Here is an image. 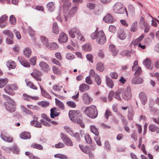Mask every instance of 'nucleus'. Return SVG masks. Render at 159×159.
Wrapping results in <instances>:
<instances>
[{"mask_svg":"<svg viewBox=\"0 0 159 159\" xmlns=\"http://www.w3.org/2000/svg\"><path fill=\"white\" fill-rule=\"evenodd\" d=\"M69 0H61V2L63 3L62 5L63 10L66 11L70 7L71 4L68 2Z\"/></svg>","mask_w":159,"mask_h":159,"instance_id":"obj_18","label":"nucleus"},{"mask_svg":"<svg viewBox=\"0 0 159 159\" xmlns=\"http://www.w3.org/2000/svg\"><path fill=\"white\" fill-rule=\"evenodd\" d=\"M53 71L54 73L57 75H60L61 73V71L58 68L55 66H53L52 67Z\"/></svg>","mask_w":159,"mask_h":159,"instance_id":"obj_62","label":"nucleus"},{"mask_svg":"<svg viewBox=\"0 0 159 159\" xmlns=\"http://www.w3.org/2000/svg\"><path fill=\"white\" fill-rule=\"evenodd\" d=\"M5 98L7 101L4 103L5 108L10 112L14 111L15 110V106L13 100L7 96H5Z\"/></svg>","mask_w":159,"mask_h":159,"instance_id":"obj_3","label":"nucleus"},{"mask_svg":"<svg viewBox=\"0 0 159 159\" xmlns=\"http://www.w3.org/2000/svg\"><path fill=\"white\" fill-rule=\"evenodd\" d=\"M67 35L63 32H61L60 34L58 41L60 43H66L68 40Z\"/></svg>","mask_w":159,"mask_h":159,"instance_id":"obj_9","label":"nucleus"},{"mask_svg":"<svg viewBox=\"0 0 159 159\" xmlns=\"http://www.w3.org/2000/svg\"><path fill=\"white\" fill-rule=\"evenodd\" d=\"M105 147L106 150L109 151L111 150L110 145L108 141H106L105 143Z\"/></svg>","mask_w":159,"mask_h":159,"instance_id":"obj_59","label":"nucleus"},{"mask_svg":"<svg viewBox=\"0 0 159 159\" xmlns=\"http://www.w3.org/2000/svg\"><path fill=\"white\" fill-rule=\"evenodd\" d=\"M80 31L79 29L76 27L71 28L69 30V34L71 37L75 38L78 34H79Z\"/></svg>","mask_w":159,"mask_h":159,"instance_id":"obj_8","label":"nucleus"},{"mask_svg":"<svg viewBox=\"0 0 159 159\" xmlns=\"http://www.w3.org/2000/svg\"><path fill=\"white\" fill-rule=\"evenodd\" d=\"M61 139L68 146H72L73 144L72 141L69 138L66 137L63 134L61 133Z\"/></svg>","mask_w":159,"mask_h":159,"instance_id":"obj_10","label":"nucleus"},{"mask_svg":"<svg viewBox=\"0 0 159 159\" xmlns=\"http://www.w3.org/2000/svg\"><path fill=\"white\" fill-rule=\"evenodd\" d=\"M90 127L91 131L96 136H98V135L99 132L97 128L94 125H90Z\"/></svg>","mask_w":159,"mask_h":159,"instance_id":"obj_37","label":"nucleus"},{"mask_svg":"<svg viewBox=\"0 0 159 159\" xmlns=\"http://www.w3.org/2000/svg\"><path fill=\"white\" fill-rule=\"evenodd\" d=\"M85 139L86 143L88 144H90L92 143L91 138L88 134H86L84 136Z\"/></svg>","mask_w":159,"mask_h":159,"instance_id":"obj_55","label":"nucleus"},{"mask_svg":"<svg viewBox=\"0 0 159 159\" xmlns=\"http://www.w3.org/2000/svg\"><path fill=\"white\" fill-rule=\"evenodd\" d=\"M1 137L2 139L6 142H11L12 141V138L11 137H8L2 133L1 134Z\"/></svg>","mask_w":159,"mask_h":159,"instance_id":"obj_30","label":"nucleus"},{"mask_svg":"<svg viewBox=\"0 0 159 159\" xmlns=\"http://www.w3.org/2000/svg\"><path fill=\"white\" fill-rule=\"evenodd\" d=\"M79 113L80 114V116H75L74 119H75L76 122L75 123H76L79 124L82 128H84L85 127V125L83 123V117L81 115V113L79 111Z\"/></svg>","mask_w":159,"mask_h":159,"instance_id":"obj_11","label":"nucleus"},{"mask_svg":"<svg viewBox=\"0 0 159 159\" xmlns=\"http://www.w3.org/2000/svg\"><path fill=\"white\" fill-rule=\"evenodd\" d=\"M139 26L141 28H143L145 26V21L143 18L141 17L139 22Z\"/></svg>","mask_w":159,"mask_h":159,"instance_id":"obj_52","label":"nucleus"},{"mask_svg":"<svg viewBox=\"0 0 159 159\" xmlns=\"http://www.w3.org/2000/svg\"><path fill=\"white\" fill-rule=\"evenodd\" d=\"M24 96V100L27 101H30V99L36 100L37 99V98L36 97H33L27 95L26 94H23Z\"/></svg>","mask_w":159,"mask_h":159,"instance_id":"obj_39","label":"nucleus"},{"mask_svg":"<svg viewBox=\"0 0 159 159\" xmlns=\"http://www.w3.org/2000/svg\"><path fill=\"white\" fill-rule=\"evenodd\" d=\"M143 80L141 78H134L132 79V84H142L143 82Z\"/></svg>","mask_w":159,"mask_h":159,"instance_id":"obj_28","label":"nucleus"},{"mask_svg":"<svg viewBox=\"0 0 159 159\" xmlns=\"http://www.w3.org/2000/svg\"><path fill=\"white\" fill-rule=\"evenodd\" d=\"M114 12L119 14H123L125 11L126 14L128 16V13L126 8H124L122 4L119 2H116L113 7Z\"/></svg>","mask_w":159,"mask_h":159,"instance_id":"obj_4","label":"nucleus"},{"mask_svg":"<svg viewBox=\"0 0 159 159\" xmlns=\"http://www.w3.org/2000/svg\"><path fill=\"white\" fill-rule=\"evenodd\" d=\"M120 116V118L121 119V122L123 125H127L128 122L127 120L125 119L124 116L121 114H119Z\"/></svg>","mask_w":159,"mask_h":159,"instance_id":"obj_51","label":"nucleus"},{"mask_svg":"<svg viewBox=\"0 0 159 159\" xmlns=\"http://www.w3.org/2000/svg\"><path fill=\"white\" fill-rule=\"evenodd\" d=\"M137 29V22H134L132 24L130 30L132 32H135Z\"/></svg>","mask_w":159,"mask_h":159,"instance_id":"obj_47","label":"nucleus"},{"mask_svg":"<svg viewBox=\"0 0 159 159\" xmlns=\"http://www.w3.org/2000/svg\"><path fill=\"white\" fill-rule=\"evenodd\" d=\"M123 92V90L121 89H120L117 90L116 92H114V97L117 99L119 101H121V99L120 97V95L122 94V93Z\"/></svg>","mask_w":159,"mask_h":159,"instance_id":"obj_21","label":"nucleus"},{"mask_svg":"<svg viewBox=\"0 0 159 159\" xmlns=\"http://www.w3.org/2000/svg\"><path fill=\"white\" fill-rule=\"evenodd\" d=\"M149 130L152 132H155L157 133H159V128L157 126L153 125L151 124L149 126Z\"/></svg>","mask_w":159,"mask_h":159,"instance_id":"obj_26","label":"nucleus"},{"mask_svg":"<svg viewBox=\"0 0 159 159\" xmlns=\"http://www.w3.org/2000/svg\"><path fill=\"white\" fill-rule=\"evenodd\" d=\"M138 62L137 60L135 61L134 63V66L132 67V70L134 71L136 70L134 75L136 76H139L142 72V70L140 67L138 66Z\"/></svg>","mask_w":159,"mask_h":159,"instance_id":"obj_6","label":"nucleus"},{"mask_svg":"<svg viewBox=\"0 0 159 159\" xmlns=\"http://www.w3.org/2000/svg\"><path fill=\"white\" fill-rule=\"evenodd\" d=\"M21 108L22 111L27 114L32 115V113L31 111L27 109L26 107L24 106H21Z\"/></svg>","mask_w":159,"mask_h":159,"instance_id":"obj_48","label":"nucleus"},{"mask_svg":"<svg viewBox=\"0 0 159 159\" xmlns=\"http://www.w3.org/2000/svg\"><path fill=\"white\" fill-rule=\"evenodd\" d=\"M128 11L132 15L134 14V9L133 6L132 5H129L128 7Z\"/></svg>","mask_w":159,"mask_h":159,"instance_id":"obj_56","label":"nucleus"},{"mask_svg":"<svg viewBox=\"0 0 159 159\" xmlns=\"http://www.w3.org/2000/svg\"><path fill=\"white\" fill-rule=\"evenodd\" d=\"M30 124L32 125H34V126L36 127L41 128L42 127L41 123L37 120L35 121L34 120H32L30 122Z\"/></svg>","mask_w":159,"mask_h":159,"instance_id":"obj_44","label":"nucleus"},{"mask_svg":"<svg viewBox=\"0 0 159 159\" xmlns=\"http://www.w3.org/2000/svg\"><path fill=\"white\" fill-rule=\"evenodd\" d=\"M55 101L57 106L61 110H64V107L63 103L56 98H55Z\"/></svg>","mask_w":159,"mask_h":159,"instance_id":"obj_42","label":"nucleus"},{"mask_svg":"<svg viewBox=\"0 0 159 159\" xmlns=\"http://www.w3.org/2000/svg\"><path fill=\"white\" fill-rule=\"evenodd\" d=\"M10 22L11 24H15L16 23V19L13 15H11L9 18Z\"/></svg>","mask_w":159,"mask_h":159,"instance_id":"obj_60","label":"nucleus"},{"mask_svg":"<svg viewBox=\"0 0 159 159\" xmlns=\"http://www.w3.org/2000/svg\"><path fill=\"white\" fill-rule=\"evenodd\" d=\"M75 56L70 53H68L66 55V58L68 60H72L75 58Z\"/></svg>","mask_w":159,"mask_h":159,"instance_id":"obj_63","label":"nucleus"},{"mask_svg":"<svg viewBox=\"0 0 159 159\" xmlns=\"http://www.w3.org/2000/svg\"><path fill=\"white\" fill-rule=\"evenodd\" d=\"M18 60L21 65L24 67H30L29 63L24 58L21 57H18Z\"/></svg>","mask_w":159,"mask_h":159,"instance_id":"obj_13","label":"nucleus"},{"mask_svg":"<svg viewBox=\"0 0 159 159\" xmlns=\"http://www.w3.org/2000/svg\"><path fill=\"white\" fill-rule=\"evenodd\" d=\"M50 111V117L52 118H54L55 117L58 116L60 114L59 112H58L57 111L56 107L52 108L51 109Z\"/></svg>","mask_w":159,"mask_h":159,"instance_id":"obj_23","label":"nucleus"},{"mask_svg":"<svg viewBox=\"0 0 159 159\" xmlns=\"http://www.w3.org/2000/svg\"><path fill=\"white\" fill-rule=\"evenodd\" d=\"M8 81V79L6 78H0V88H3L7 83Z\"/></svg>","mask_w":159,"mask_h":159,"instance_id":"obj_36","label":"nucleus"},{"mask_svg":"<svg viewBox=\"0 0 159 159\" xmlns=\"http://www.w3.org/2000/svg\"><path fill=\"white\" fill-rule=\"evenodd\" d=\"M25 81L26 83V84L27 86H30V88L34 90H37V87L35 86L34 84L31 82L30 81H29L27 79H26Z\"/></svg>","mask_w":159,"mask_h":159,"instance_id":"obj_40","label":"nucleus"},{"mask_svg":"<svg viewBox=\"0 0 159 159\" xmlns=\"http://www.w3.org/2000/svg\"><path fill=\"white\" fill-rule=\"evenodd\" d=\"M143 64L147 68L149 69H152V66L151 65V61L149 59L147 58L143 61Z\"/></svg>","mask_w":159,"mask_h":159,"instance_id":"obj_20","label":"nucleus"},{"mask_svg":"<svg viewBox=\"0 0 159 159\" xmlns=\"http://www.w3.org/2000/svg\"><path fill=\"white\" fill-rule=\"evenodd\" d=\"M122 96L123 98L125 100L129 99L132 97L130 87L128 86L126 89L122 93Z\"/></svg>","mask_w":159,"mask_h":159,"instance_id":"obj_5","label":"nucleus"},{"mask_svg":"<svg viewBox=\"0 0 159 159\" xmlns=\"http://www.w3.org/2000/svg\"><path fill=\"white\" fill-rule=\"evenodd\" d=\"M83 99L84 102L87 104H90L92 101L91 98L88 95V93H84L83 95Z\"/></svg>","mask_w":159,"mask_h":159,"instance_id":"obj_16","label":"nucleus"},{"mask_svg":"<svg viewBox=\"0 0 159 159\" xmlns=\"http://www.w3.org/2000/svg\"><path fill=\"white\" fill-rule=\"evenodd\" d=\"M90 37L92 39H95L97 42L100 44H103L106 41L105 36L102 30L98 32L95 31L91 34Z\"/></svg>","mask_w":159,"mask_h":159,"instance_id":"obj_1","label":"nucleus"},{"mask_svg":"<svg viewBox=\"0 0 159 159\" xmlns=\"http://www.w3.org/2000/svg\"><path fill=\"white\" fill-rule=\"evenodd\" d=\"M84 111L86 115L91 118H96L98 114L97 108L93 105L85 107Z\"/></svg>","mask_w":159,"mask_h":159,"instance_id":"obj_2","label":"nucleus"},{"mask_svg":"<svg viewBox=\"0 0 159 159\" xmlns=\"http://www.w3.org/2000/svg\"><path fill=\"white\" fill-rule=\"evenodd\" d=\"M47 7L49 10L51 11H52L54 8V4L53 2H50L48 3L47 5Z\"/></svg>","mask_w":159,"mask_h":159,"instance_id":"obj_49","label":"nucleus"},{"mask_svg":"<svg viewBox=\"0 0 159 159\" xmlns=\"http://www.w3.org/2000/svg\"><path fill=\"white\" fill-rule=\"evenodd\" d=\"M7 66L9 68L13 69L16 66L15 63L11 60L8 61L6 63Z\"/></svg>","mask_w":159,"mask_h":159,"instance_id":"obj_33","label":"nucleus"},{"mask_svg":"<svg viewBox=\"0 0 159 159\" xmlns=\"http://www.w3.org/2000/svg\"><path fill=\"white\" fill-rule=\"evenodd\" d=\"M39 85L41 90L42 95L46 98L50 99L51 97L49 94L45 91L40 84H39Z\"/></svg>","mask_w":159,"mask_h":159,"instance_id":"obj_32","label":"nucleus"},{"mask_svg":"<svg viewBox=\"0 0 159 159\" xmlns=\"http://www.w3.org/2000/svg\"><path fill=\"white\" fill-rule=\"evenodd\" d=\"M52 31L55 34H58L59 32L58 26L56 22H54L53 24Z\"/></svg>","mask_w":159,"mask_h":159,"instance_id":"obj_41","label":"nucleus"},{"mask_svg":"<svg viewBox=\"0 0 159 159\" xmlns=\"http://www.w3.org/2000/svg\"><path fill=\"white\" fill-rule=\"evenodd\" d=\"M103 20L106 23H111L114 21V20L110 14H108L103 18Z\"/></svg>","mask_w":159,"mask_h":159,"instance_id":"obj_15","label":"nucleus"},{"mask_svg":"<svg viewBox=\"0 0 159 159\" xmlns=\"http://www.w3.org/2000/svg\"><path fill=\"white\" fill-rule=\"evenodd\" d=\"M67 105L69 107L72 108H75L76 107V104L73 101H69L66 102Z\"/></svg>","mask_w":159,"mask_h":159,"instance_id":"obj_57","label":"nucleus"},{"mask_svg":"<svg viewBox=\"0 0 159 159\" xmlns=\"http://www.w3.org/2000/svg\"><path fill=\"white\" fill-rule=\"evenodd\" d=\"M78 10V7H74L69 11L68 15L69 17H71L74 16Z\"/></svg>","mask_w":159,"mask_h":159,"instance_id":"obj_27","label":"nucleus"},{"mask_svg":"<svg viewBox=\"0 0 159 159\" xmlns=\"http://www.w3.org/2000/svg\"><path fill=\"white\" fill-rule=\"evenodd\" d=\"M95 81L98 85H99L101 83V79L100 76L98 75H96L94 77Z\"/></svg>","mask_w":159,"mask_h":159,"instance_id":"obj_53","label":"nucleus"},{"mask_svg":"<svg viewBox=\"0 0 159 159\" xmlns=\"http://www.w3.org/2000/svg\"><path fill=\"white\" fill-rule=\"evenodd\" d=\"M64 129L66 131L70 134L71 136H73V133L71 129L69 127L66 126H64Z\"/></svg>","mask_w":159,"mask_h":159,"instance_id":"obj_58","label":"nucleus"},{"mask_svg":"<svg viewBox=\"0 0 159 159\" xmlns=\"http://www.w3.org/2000/svg\"><path fill=\"white\" fill-rule=\"evenodd\" d=\"M109 49L112 53V55L116 56L118 53V51L115 48L114 45L113 44H110L109 46Z\"/></svg>","mask_w":159,"mask_h":159,"instance_id":"obj_34","label":"nucleus"},{"mask_svg":"<svg viewBox=\"0 0 159 159\" xmlns=\"http://www.w3.org/2000/svg\"><path fill=\"white\" fill-rule=\"evenodd\" d=\"M96 69L98 71L102 72L104 70V67L102 63L99 62L97 64Z\"/></svg>","mask_w":159,"mask_h":159,"instance_id":"obj_43","label":"nucleus"},{"mask_svg":"<svg viewBox=\"0 0 159 159\" xmlns=\"http://www.w3.org/2000/svg\"><path fill=\"white\" fill-rule=\"evenodd\" d=\"M139 97L143 105H145L147 102V97L143 92H141L139 94Z\"/></svg>","mask_w":159,"mask_h":159,"instance_id":"obj_17","label":"nucleus"},{"mask_svg":"<svg viewBox=\"0 0 159 159\" xmlns=\"http://www.w3.org/2000/svg\"><path fill=\"white\" fill-rule=\"evenodd\" d=\"M18 89V87L16 85L14 84H11L7 86L6 88L4 89L5 92L7 93L10 94L8 90H16Z\"/></svg>","mask_w":159,"mask_h":159,"instance_id":"obj_19","label":"nucleus"},{"mask_svg":"<svg viewBox=\"0 0 159 159\" xmlns=\"http://www.w3.org/2000/svg\"><path fill=\"white\" fill-rule=\"evenodd\" d=\"M80 116V114L79 113V111L77 110H70L69 112V116L70 119L73 122H76L75 119H74L75 116Z\"/></svg>","mask_w":159,"mask_h":159,"instance_id":"obj_7","label":"nucleus"},{"mask_svg":"<svg viewBox=\"0 0 159 159\" xmlns=\"http://www.w3.org/2000/svg\"><path fill=\"white\" fill-rule=\"evenodd\" d=\"M47 48L52 50H55L58 48V46L57 44L55 43H51L47 45Z\"/></svg>","mask_w":159,"mask_h":159,"instance_id":"obj_29","label":"nucleus"},{"mask_svg":"<svg viewBox=\"0 0 159 159\" xmlns=\"http://www.w3.org/2000/svg\"><path fill=\"white\" fill-rule=\"evenodd\" d=\"M31 147L34 148H36L39 150H42L43 149V146L40 144H36V143H33L31 145Z\"/></svg>","mask_w":159,"mask_h":159,"instance_id":"obj_50","label":"nucleus"},{"mask_svg":"<svg viewBox=\"0 0 159 159\" xmlns=\"http://www.w3.org/2000/svg\"><path fill=\"white\" fill-rule=\"evenodd\" d=\"M82 48L84 51H90L91 49V46L89 43H87L83 46Z\"/></svg>","mask_w":159,"mask_h":159,"instance_id":"obj_45","label":"nucleus"},{"mask_svg":"<svg viewBox=\"0 0 159 159\" xmlns=\"http://www.w3.org/2000/svg\"><path fill=\"white\" fill-rule=\"evenodd\" d=\"M31 50L29 48H25L23 51L24 55L27 57H29L31 55Z\"/></svg>","mask_w":159,"mask_h":159,"instance_id":"obj_35","label":"nucleus"},{"mask_svg":"<svg viewBox=\"0 0 159 159\" xmlns=\"http://www.w3.org/2000/svg\"><path fill=\"white\" fill-rule=\"evenodd\" d=\"M39 65L44 72H47L49 70V65L45 62L41 61L39 63Z\"/></svg>","mask_w":159,"mask_h":159,"instance_id":"obj_14","label":"nucleus"},{"mask_svg":"<svg viewBox=\"0 0 159 159\" xmlns=\"http://www.w3.org/2000/svg\"><path fill=\"white\" fill-rule=\"evenodd\" d=\"M87 7L90 9H93L95 7V4L93 3H88Z\"/></svg>","mask_w":159,"mask_h":159,"instance_id":"obj_64","label":"nucleus"},{"mask_svg":"<svg viewBox=\"0 0 159 159\" xmlns=\"http://www.w3.org/2000/svg\"><path fill=\"white\" fill-rule=\"evenodd\" d=\"M118 37L121 40H124L126 38L125 33L123 30H120L118 32Z\"/></svg>","mask_w":159,"mask_h":159,"instance_id":"obj_25","label":"nucleus"},{"mask_svg":"<svg viewBox=\"0 0 159 159\" xmlns=\"http://www.w3.org/2000/svg\"><path fill=\"white\" fill-rule=\"evenodd\" d=\"M41 39L43 44L47 47V45L49 44L48 39L45 37L42 36L41 37Z\"/></svg>","mask_w":159,"mask_h":159,"instance_id":"obj_54","label":"nucleus"},{"mask_svg":"<svg viewBox=\"0 0 159 159\" xmlns=\"http://www.w3.org/2000/svg\"><path fill=\"white\" fill-rule=\"evenodd\" d=\"M3 33L4 34L7 35L9 38L13 39L14 35L11 31L9 30H6L3 31Z\"/></svg>","mask_w":159,"mask_h":159,"instance_id":"obj_38","label":"nucleus"},{"mask_svg":"<svg viewBox=\"0 0 159 159\" xmlns=\"http://www.w3.org/2000/svg\"><path fill=\"white\" fill-rule=\"evenodd\" d=\"M80 149L84 153L88 154L90 153V151L88 148L84 147L81 145H79Z\"/></svg>","mask_w":159,"mask_h":159,"instance_id":"obj_46","label":"nucleus"},{"mask_svg":"<svg viewBox=\"0 0 159 159\" xmlns=\"http://www.w3.org/2000/svg\"><path fill=\"white\" fill-rule=\"evenodd\" d=\"M89 86L87 84H83L80 85L79 87L80 90L82 92H84L85 91L89 90Z\"/></svg>","mask_w":159,"mask_h":159,"instance_id":"obj_31","label":"nucleus"},{"mask_svg":"<svg viewBox=\"0 0 159 159\" xmlns=\"http://www.w3.org/2000/svg\"><path fill=\"white\" fill-rule=\"evenodd\" d=\"M111 116V111L109 109H107L104 114V116L105 118L107 119H108L109 116Z\"/></svg>","mask_w":159,"mask_h":159,"instance_id":"obj_61","label":"nucleus"},{"mask_svg":"<svg viewBox=\"0 0 159 159\" xmlns=\"http://www.w3.org/2000/svg\"><path fill=\"white\" fill-rule=\"evenodd\" d=\"M41 72L38 70L35 71L31 74V75L36 80L38 81H41V76L42 75Z\"/></svg>","mask_w":159,"mask_h":159,"instance_id":"obj_12","label":"nucleus"},{"mask_svg":"<svg viewBox=\"0 0 159 159\" xmlns=\"http://www.w3.org/2000/svg\"><path fill=\"white\" fill-rule=\"evenodd\" d=\"M20 137L24 139H29L31 138V136L29 132H24L20 135Z\"/></svg>","mask_w":159,"mask_h":159,"instance_id":"obj_22","label":"nucleus"},{"mask_svg":"<svg viewBox=\"0 0 159 159\" xmlns=\"http://www.w3.org/2000/svg\"><path fill=\"white\" fill-rule=\"evenodd\" d=\"M106 81L107 85L111 88H112L114 86V83L111 79L106 76Z\"/></svg>","mask_w":159,"mask_h":159,"instance_id":"obj_24","label":"nucleus"}]
</instances>
